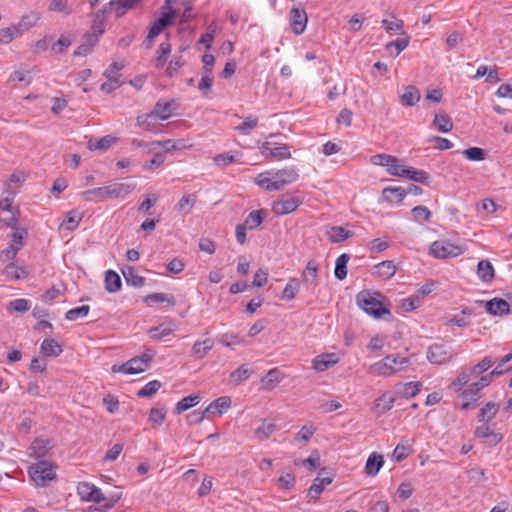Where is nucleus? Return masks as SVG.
<instances>
[{"instance_id":"nucleus-1","label":"nucleus","mask_w":512,"mask_h":512,"mask_svg":"<svg viewBox=\"0 0 512 512\" xmlns=\"http://www.w3.org/2000/svg\"><path fill=\"white\" fill-rule=\"evenodd\" d=\"M411 365L408 357L399 354L388 355L381 361L374 363L369 368V373L375 376H391Z\"/></svg>"},{"instance_id":"nucleus-2","label":"nucleus","mask_w":512,"mask_h":512,"mask_svg":"<svg viewBox=\"0 0 512 512\" xmlns=\"http://www.w3.org/2000/svg\"><path fill=\"white\" fill-rule=\"evenodd\" d=\"M381 297L380 293L362 290L356 295V302L361 309L375 318H380L383 315L390 316V310L383 305Z\"/></svg>"},{"instance_id":"nucleus-3","label":"nucleus","mask_w":512,"mask_h":512,"mask_svg":"<svg viewBox=\"0 0 512 512\" xmlns=\"http://www.w3.org/2000/svg\"><path fill=\"white\" fill-rule=\"evenodd\" d=\"M30 479L36 486L45 487L56 477L55 466L47 460H38L28 468Z\"/></svg>"},{"instance_id":"nucleus-4","label":"nucleus","mask_w":512,"mask_h":512,"mask_svg":"<svg viewBox=\"0 0 512 512\" xmlns=\"http://www.w3.org/2000/svg\"><path fill=\"white\" fill-rule=\"evenodd\" d=\"M155 355L156 352L154 349L147 348L145 352L142 353V355L131 358L127 362L120 365L117 369L114 365L112 370L114 372L118 371L126 374H138L144 372L149 367V364Z\"/></svg>"},{"instance_id":"nucleus-5","label":"nucleus","mask_w":512,"mask_h":512,"mask_svg":"<svg viewBox=\"0 0 512 512\" xmlns=\"http://www.w3.org/2000/svg\"><path fill=\"white\" fill-rule=\"evenodd\" d=\"M136 188L135 183L113 182L103 187H98V198L117 199L129 195Z\"/></svg>"},{"instance_id":"nucleus-6","label":"nucleus","mask_w":512,"mask_h":512,"mask_svg":"<svg viewBox=\"0 0 512 512\" xmlns=\"http://www.w3.org/2000/svg\"><path fill=\"white\" fill-rule=\"evenodd\" d=\"M123 491L121 487H110L108 484L104 488H98V512H106L122 498Z\"/></svg>"},{"instance_id":"nucleus-7","label":"nucleus","mask_w":512,"mask_h":512,"mask_svg":"<svg viewBox=\"0 0 512 512\" xmlns=\"http://www.w3.org/2000/svg\"><path fill=\"white\" fill-rule=\"evenodd\" d=\"M453 358V351L451 347L444 344H433L429 347L427 352V359L431 364L445 365Z\"/></svg>"},{"instance_id":"nucleus-8","label":"nucleus","mask_w":512,"mask_h":512,"mask_svg":"<svg viewBox=\"0 0 512 512\" xmlns=\"http://www.w3.org/2000/svg\"><path fill=\"white\" fill-rule=\"evenodd\" d=\"M302 199L297 195L283 194L279 200L274 202L272 210L277 215H285L295 211L301 204Z\"/></svg>"},{"instance_id":"nucleus-9","label":"nucleus","mask_w":512,"mask_h":512,"mask_svg":"<svg viewBox=\"0 0 512 512\" xmlns=\"http://www.w3.org/2000/svg\"><path fill=\"white\" fill-rule=\"evenodd\" d=\"M430 253L435 258L456 257L462 253V249L446 240H437L431 244Z\"/></svg>"},{"instance_id":"nucleus-10","label":"nucleus","mask_w":512,"mask_h":512,"mask_svg":"<svg viewBox=\"0 0 512 512\" xmlns=\"http://www.w3.org/2000/svg\"><path fill=\"white\" fill-rule=\"evenodd\" d=\"M261 154L268 158L274 159H288L291 157L290 147L286 144L278 147H272V142L265 141L259 146Z\"/></svg>"},{"instance_id":"nucleus-11","label":"nucleus","mask_w":512,"mask_h":512,"mask_svg":"<svg viewBox=\"0 0 512 512\" xmlns=\"http://www.w3.org/2000/svg\"><path fill=\"white\" fill-rule=\"evenodd\" d=\"M141 0H111L104 6L102 13L116 12V17H122L129 9L134 8Z\"/></svg>"},{"instance_id":"nucleus-12","label":"nucleus","mask_w":512,"mask_h":512,"mask_svg":"<svg viewBox=\"0 0 512 512\" xmlns=\"http://www.w3.org/2000/svg\"><path fill=\"white\" fill-rule=\"evenodd\" d=\"M291 27L295 34L304 32L307 25V14L305 10L293 7L290 11Z\"/></svg>"},{"instance_id":"nucleus-13","label":"nucleus","mask_w":512,"mask_h":512,"mask_svg":"<svg viewBox=\"0 0 512 512\" xmlns=\"http://www.w3.org/2000/svg\"><path fill=\"white\" fill-rule=\"evenodd\" d=\"M52 448V443L48 439L36 438L30 446V456L41 460Z\"/></svg>"},{"instance_id":"nucleus-14","label":"nucleus","mask_w":512,"mask_h":512,"mask_svg":"<svg viewBox=\"0 0 512 512\" xmlns=\"http://www.w3.org/2000/svg\"><path fill=\"white\" fill-rule=\"evenodd\" d=\"M173 23L174 21L169 19L168 13L161 15L152 23L147 35V39L149 41H153L155 37H157L165 28L173 25Z\"/></svg>"},{"instance_id":"nucleus-15","label":"nucleus","mask_w":512,"mask_h":512,"mask_svg":"<svg viewBox=\"0 0 512 512\" xmlns=\"http://www.w3.org/2000/svg\"><path fill=\"white\" fill-rule=\"evenodd\" d=\"M475 436L482 439H487L490 446L498 444L502 440L500 433H495L487 424H482L475 429Z\"/></svg>"},{"instance_id":"nucleus-16","label":"nucleus","mask_w":512,"mask_h":512,"mask_svg":"<svg viewBox=\"0 0 512 512\" xmlns=\"http://www.w3.org/2000/svg\"><path fill=\"white\" fill-rule=\"evenodd\" d=\"M395 403V397L386 392L378 397L374 402L373 410L377 415H382L392 409Z\"/></svg>"},{"instance_id":"nucleus-17","label":"nucleus","mask_w":512,"mask_h":512,"mask_svg":"<svg viewBox=\"0 0 512 512\" xmlns=\"http://www.w3.org/2000/svg\"><path fill=\"white\" fill-rule=\"evenodd\" d=\"M485 308L487 312L495 316H503L510 313L509 305L506 300L501 298H494L486 302Z\"/></svg>"},{"instance_id":"nucleus-18","label":"nucleus","mask_w":512,"mask_h":512,"mask_svg":"<svg viewBox=\"0 0 512 512\" xmlns=\"http://www.w3.org/2000/svg\"><path fill=\"white\" fill-rule=\"evenodd\" d=\"M339 361L335 353L321 354L313 360V368L319 372L325 371L334 366Z\"/></svg>"},{"instance_id":"nucleus-19","label":"nucleus","mask_w":512,"mask_h":512,"mask_svg":"<svg viewBox=\"0 0 512 512\" xmlns=\"http://www.w3.org/2000/svg\"><path fill=\"white\" fill-rule=\"evenodd\" d=\"M174 101H164L159 100L156 102L154 109L152 111V115H154V118H159L161 120L168 119L174 110L173 108Z\"/></svg>"},{"instance_id":"nucleus-20","label":"nucleus","mask_w":512,"mask_h":512,"mask_svg":"<svg viewBox=\"0 0 512 512\" xmlns=\"http://www.w3.org/2000/svg\"><path fill=\"white\" fill-rule=\"evenodd\" d=\"M405 196L406 191L403 187H386L382 191V198L388 203H399Z\"/></svg>"},{"instance_id":"nucleus-21","label":"nucleus","mask_w":512,"mask_h":512,"mask_svg":"<svg viewBox=\"0 0 512 512\" xmlns=\"http://www.w3.org/2000/svg\"><path fill=\"white\" fill-rule=\"evenodd\" d=\"M327 236L332 243H340L352 237L353 232L342 226H333L327 231Z\"/></svg>"},{"instance_id":"nucleus-22","label":"nucleus","mask_w":512,"mask_h":512,"mask_svg":"<svg viewBox=\"0 0 512 512\" xmlns=\"http://www.w3.org/2000/svg\"><path fill=\"white\" fill-rule=\"evenodd\" d=\"M298 173L294 168H287L278 170L274 178L277 180V183L279 184L280 188L282 189L285 185L292 183L297 180Z\"/></svg>"},{"instance_id":"nucleus-23","label":"nucleus","mask_w":512,"mask_h":512,"mask_svg":"<svg viewBox=\"0 0 512 512\" xmlns=\"http://www.w3.org/2000/svg\"><path fill=\"white\" fill-rule=\"evenodd\" d=\"M494 268L489 260H481L477 266V275L483 282H491L494 279Z\"/></svg>"},{"instance_id":"nucleus-24","label":"nucleus","mask_w":512,"mask_h":512,"mask_svg":"<svg viewBox=\"0 0 512 512\" xmlns=\"http://www.w3.org/2000/svg\"><path fill=\"white\" fill-rule=\"evenodd\" d=\"M80 220L81 216L79 212L70 211L66 214L64 220L61 222L59 230L71 232L78 227Z\"/></svg>"},{"instance_id":"nucleus-25","label":"nucleus","mask_w":512,"mask_h":512,"mask_svg":"<svg viewBox=\"0 0 512 512\" xmlns=\"http://www.w3.org/2000/svg\"><path fill=\"white\" fill-rule=\"evenodd\" d=\"M421 98L419 90L413 86L409 85L405 88L404 93L400 97V101L405 106H414L419 102Z\"/></svg>"},{"instance_id":"nucleus-26","label":"nucleus","mask_w":512,"mask_h":512,"mask_svg":"<svg viewBox=\"0 0 512 512\" xmlns=\"http://www.w3.org/2000/svg\"><path fill=\"white\" fill-rule=\"evenodd\" d=\"M39 20H40L39 13L30 12V13L23 15L16 25L18 26V28L20 29L22 34H24L26 31H28L31 28H33L34 26H36V24L38 23Z\"/></svg>"},{"instance_id":"nucleus-27","label":"nucleus","mask_w":512,"mask_h":512,"mask_svg":"<svg viewBox=\"0 0 512 512\" xmlns=\"http://www.w3.org/2000/svg\"><path fill=\"white\" fill-rule=\"evenodd\" d=\"M41 352L48 357H57L62 353V347L54 339L46 338L41 344Z\"/></svg>"},{"instance_id":"nucleus-28","label":"nucleus","mask_w":512,"mask_h":512,"mask_svg":"<svg viewBox=\"0 0 512 512\" xmlns=\"http://www.w3.org/2000/svg\"><path fill=\"white\" fill-rule=\"evenodd\" d=\"M122 273L128 285L142 287L145 283L144 277L140 276L134 267L127 266L122 270Z\"/></svg>"},{"instance_id":"nucleus-29","label":"nucleus","mask_w":512,"mask_h":512,"mask_svg":"<svg viewBox=\"0 0 512 512\" xmlns=\"http://www.w3.org/2000/svg\"><path fill=\"white\" fill-rule=\"evenodd\" d=\"M461 396L467 401L462 403V410L474 409L477 405V401L480 398L479 392H475V389L469 385V387L462 391Z\"/></svg>"},{"instance_id":"nucleus-30","label":"nucleus","mask_w":512,"mask_h":512,"mask_svg":"<svg viewBox=\"0 0 512 512\" xmlns=\"http://www.w3.org/2000/svg\"><path fill=\"white\" fill-rule=\"evenodd\" d=\"M333 481V478L330 476L320 477L314 479L313 484L309 488V495L317 499L319 495L323 492L325 485H329Z\"/></svg>"},{"instance_id":"nucleus-31","label":"nucleus","mask_w":512,"mask_h":512,"mask_svg":"<svg viewBox=\"0 0 512 512\" xmlns=\"http://www.w3.org/2000/svg\"><path fill=\"white\" fill-rule=\"evenodd\" d=\"M384 464L383 457L376 453L371 454L366 462L365 471L368 475L375 476Z\"/></svg>"},{"instance_id":"nucleus-32","label":"nucleus","mask_w":512,"mask_h":512,"mask_svg":"<svg viewBox=\"0 0 512 512\" xmlns=\"http://www.w3.org/2000/svg\"><path fill=\"white\" fill-rule=\"evenodd\" d=\"M23 34L18 26L11 25L0 29V44H9L13 39L21 37Z\"/></svg>"},{"instance_id":"nucleus-33","label":"nucleus","mask_w":512,"mask_h":512,"mask_svg":"<svg viewBox=\"0 0 512 512\" xmlns=\"http://www.w3.org/2000/svg\"><path fill=\"white\" fill-rule=\"evenodd\" d=\"M3 275L10 280H19L27 276V272L24 268L17 266L13 262L7 264L3 270Z\"/></svg>"},{"instance_id":"nucleus-34","label":"nucleus","mask_w":512,"mask_h":512,"mask_svg":"<svg viewBox=\"0 0 512 512\" xmlns=\"http://www.w3.org/2000/svg\"><path fill=\"white\" fill-rule=\"evenodd\" d=\"M350 260V255L347 253L341 254L335 263V277L338 280H344L347 276V263Z\"/></svg>"},{"instance_id":"nucleus-35","label":"nucleus","mask_w":512,"mask_h":512,"mask_svg":"<svg viewBox=\"0 0 512 512\" xmlns=\"http://www.w3.org/2000/svg\"><path fill=\"white\" fill-rule=\"evenodd\" d=\"M214 341L210 338L204 341H196L192 347V354L198 358H203L213 348Z\"/></svg>"},{"instance_id":"nucleus-36","label":"nucleus","mask_w":512,"mask_h":512,"mask_svg":"<svg viewBox=\"0 0 512 512\" xmlns=\"http://www.w3.org/2000/svg\"><path fill=\"white\" fill-rule=\"evenodd\" d=\"M433 123L443 133L450 132L453 128V122L446 113L436 114Z\"/></svg>"},{"instance_id":"nucleus-37","label":"nucleus","mask_w":512,"mask_h":512,"mask_svg":"<svg viewBox=\"0 0 512 512\" xmlns=\"http://www.w3.org/2000/svg\"><path fill=\"white\" fill-rule=\"evenodd\" d=\"M253 373V369L248 368L246 365H241L230 374V380L235 385H239L243 381L247 380Z\"/></svg>"},{"instance_id":"nucleus-38","label":"nucleus","mask_w":512,"mask_h":512,"mask_svg":"<svg viewBox=\"0 0 512 512\" xmlns=\"http://www.w3.org/2000/svg\"><path fill=\"white\" fill-rule=\"evenodd\" d=\"M105 288L109 292H117L121 288V278L115 271L109 270L105 275Z\"/></svg>"},{"instance_id":"nucleus-39","label":"nucleus","mask_w":512,"mask_h":512,"mask_svg":"<svg viewBox=\"0 0 512 512\" xmlns=\"http://www.w3.org/2000/svg\"><path fill=\"white\" fill-rule=\"evenodd\" d=\"M499 410V405L488 402L484 407H482L477 415V418L480 422H488L491 420Z\"/></svg>"},{"instance_id":"nucleus-40","label":"nucleus","mask_w":512,"mask_h":512,"mask_svg":"<svg viewBox=\"0 0 512 512\" xmlns=\"http://www.w3.org/2000/svg\"><path fill=\"white\" fill-rule=\"evenodd\" d=\"M429 174L424 170H417L415 168L409 167L404 171L403 178L413 180L415 182H419L425 184L428 182Z\"/></svg>"},{"instance_id":"nucleus-41","label":"nucleus","mask_w":512,"mask_h":512,"mask_svg":"<svg viewBox=\"0 0 512 512\" xmlns=\"http://www.w3.org/2000/svg\"><path fill=\"white\" fill-rule=\"evenodd\" d=\"M377 274L383 278L389 279L393 277L397 271V268L393 261H383L375 266Z\"/></svg>"},{"instance_id":"nucleus-42","label":"nucleus","mask_w":512,"mask_h":512,"mask_svg":"<svg viewBox=\"0 0 512 512\" xmlns=\"http://www.w3.org/2000/svg\"><path fill=\"white\" fill-rule=\"evenodd\" d=\"M77 491L82 500L93 501L96 500L94 497L96 493V487L92 484L81 482L77 486Z\"/></svg>"},{"instance_id":"nucleus-43","label":"nucleus","mask_w":512,"mask_h":512,"mask_svg":"<svg viewBox=\"0 0 512 512\" xmlns=\"http://www.w3.org/2000/svg\"><path fill=\"white\" fill-rule=\"evenodd\" d=\"M255 182L257 185H259L261 188H264L268 191H278L281 190L279 184L277 183V180L275 178L270 179L267 176H265L264 173L259 174L255 178Z\"/></svg>"},{"instance_id":"nucleus-44","label":"nucleus","mask_w":512,"mask_h":512,"mask_svg":"<svg viewBox=\"0 0 512 512\" xmlns=\"http://www.w3.org/2000/svg\"><path fill=\"white\" fill-rule=\"evenodd\" d=\"M282 378L283 375L280 370L278 368H273L268 371L262 381L265 382L266 389H273Z\"/></svg>"},{"instance_id":"nucleus-45","label":"nucleus","mask_w":512,"mask_h":512,"mask_svg":"<svg viewBox=\"0 0 512 512\" xmlns=\"http://www.w3.org/2000/svg\"><path fill=\"white\" fill-rule=\"evenodd\" d=\"M299 289H300L299 280L296 278H291L287 282V284L282 292V297L287 300H292L295 298Z\"/></svg>"},{"instance_id":"nucleus-46","label":"nucleus","mask_w":512,"mask_h":512,"mask_svg":"<svg viewBox=\"0 0 512 512\" xmlns=\"http://www.w3.org/2000/svg\"><path fill=\"white\" fill-rule=\"evenodd\" d=\"M462 154L470 161H483L486 159L487 153L479 147H470L462 151Z\"/></svg>"},{"instance_id":"nucleus-47","label":"nucleus","mask_w":512,"mask_h":512,"mask_svg":"<svg viewBox=\"0 0 512 512\" xmlns=\"http://www.w3.org/2000/svg\"><path fill=\"white\" fill-rule=\"evenodd\" d=\"M470 378L471 375L468 372V368L462 367L457 378L451 383V388L456 392L461 390L470 381Z\"/></svg>"},{"instance_id":"nucleus-48","label":"nucleus","mask_w":512,"mask_h":512,"mask_svg":"<svg viewBox=\"0 0 512 512\" xmlns=\"http://www.w3.org/2000/svg\"><path fill=\"white\" fill-rule=\"evenodd\" d=\"M200 397L198 395L196 396H188L180 400L175 407V413L181 414L184 411L188 410L189 408L195 406L198 404Z\"/></svg>"},{"instance_id":"nucleus-49","label":"nucleus","mask_w":512,"mask_h":512,"mask_svg":"<svg viewBox=\"0 0 512 512\" xmlns=\"http://www.w3.org/2000/svg\"><path fill=\"white\" fill-rule=\"evenodd\" d=\"M239 156H240L239 152L221 153V154H217L213 158V161H214L215 165H217V166H227L233 162H236L238 160Z\"/></svg>"},{"instance_id":"nucleus-50","label":"nucleus","mask_w":512,"mask_h":512,"mask_svg":"<svg viewBox=\"0 0 512 512\" xmlns=\"http://www.w3.org/2000/svg\"><path fill=\"white\" fill-rule=\"evenodd\" d=\"M263 210H254L249 213L243 225L248 229H254L259 227L263 222Z\"/></svg>"},{"instance_id":"nucleus-51","label":"nucleus","mask_w":512,"mask_h":512,"mask_svg":"<svg viewBox=\"0 0 512 512\" xmlns=\"http://www.w3.org/2000/svg\"><path fill=\"white\" fill-rule=\"evenodd\" d=\"M493 364L494 360L491 357H485L475 366L468 368V372L471 376H478L487 371Z\"/></svg>"},{"instance_id":"nucleus-52","label":"nucleus","mask_w":512,"mask_h":512,"mask_svg":"<svg viewBox=\"0 0 512 512\" xmlns=\"http://www.w3.org/2000/svg\"><path fill=\"white\" fill-rule=\"evenodd\" d=\"M90 307L88 305H82L79 307L68 310L65 314V318L69 321H75L79 318H84L88 315Z\"/></svg>"},{"instance_id":"nucleus-53","label":"nucleus","mask_w":512,"mask_h":512,"mask_svg":"<svg viewBox=\"0 0 512 512\" xmlns=\"http://www.w3.org/2000/svg\"><path fill=\"white\" fill-rule=\"evenodd\" d=\"M161 388V382L158 380H153L148 382L144 387H142L138 392V397H151Z\"/></svg>"},{"instance_id":"nucleus-54","label":"nucleus","mask_w":512,"mask_h":512,"mask_svg":"<svg viewBox=\"0 0 512 512\" xmlns=\"http://www.w3.org/2000/svg\"><path fill=\"white\" fill-rule=\"evenodd\" d=\"M31 308L29 300L18 298L9 302L7 309L15 312L24 313Z\"/></svg>"},{"instance_id":"nucleus-55","label":"nucleus","mask_w":512,"mask_h":512,"mask_svg":"<svg viewBox=\"0 0 512 512\" xmlns=\"http://www.w3.org/2000/svg\"><path fill=\"white\" fill-rule=\"evenodd\" d=\"M172 333V329L167 327L165 324L152 327L148 330V335L153 340H160L164 336H168Z\"/></svg>"},{"instance_id":"nucleus-56","label":"nucleus","mask_w":512,"mask_h":512,"mask_svg":"<svg viewBox=\"0 0 512 512\" xmlns=\"http://www.w3.org/2000/svg\"><path fill=\"white\" fill-rule=\"evenodd\" d=\"M166 416V411L164 408H152L149 413L148 420L152 424L153 427L160 426Z\"/></svg>"},{"instance_id":"nucleus-57","label":"nucleus","mask_w":512,"mask_h":512,"mask_svg":"<svg viewBox=\"0 0 512 512\" xmlns=\"http://www.w3.org/2000/svg\"><path fill=\"white\" fill-rule=\"evenodd\" d=\"M171 53V45L168 42H163L157 49L156 66L161 67L166 62L167 56Z\"/></svg>"},{"instance_id":"nucleus-58","label":"nucleus","mask_w":512,"mask_h":512,"mask_svg":"<svg viewBox=\"0 0 512 512\" xmlns=\"http://www.w3.org/2000/svg\"><path fill=\"white\" fill-rule=\"evenodd\" d=\"M276 429V425L272 422H263L255 431L256 436L260 440L267 439Z\"/></svg>"},{"instance_id":"nucleus-59","label":"nucleus","mask_w":512,"mask_h":512,"mask_svg":"<svg viewBox=\"0 0 512 512\" xmlns=\"http://www.w3.org/2000/svg\"><path fill=\"white\" fill-rule=\"evenodd\" d=\"M231 406V399L228 396H222L210 403V408H214L220 415Z\"/></svg>"},{"instance_id":"nucleus-60","label":"nucleus","mask_w":512,"mask_h":512,"mask_svg":"<svg viewBox=\"0 0 512 512\" xmlns=\"http://www.w3.org/2000/svg\"><path fill=\"white\" fill-rule=\"evenodd\" d=\"M15 197L13 190L5 189L0 197V209L10 211Z\"/></svg>"},{"instance_id":"nucleus-61","label":"nucleus","mask_w":512,"mask_h":512,"mask_svg":"<svg viewBox=\"0 0 512 512\" xmlns=\"http://www.w3.org/2000/svg\"><path fill=\"white\" fill-rule=\"evenodd\" d=\"M145 302L151 304L153 302H168L171 306L175 305V299L172 295L164 293H153L145 298Z\"/></svg>"},{"instance_id":"nucleus-62","label":"nucleus","mask_w":512,"mask_h":512,"mask_svg":"<svg viewBox=\"0 0 512 512\" xmlns=\"http://www.w3.org/2000/svg\"><path fill=\"white\" fill-rule=\"evenodd\" d=\"M469 481L474 484H480L487 480L485 472L479 467L471 468L467 471Z\"/></svg>"},{"instance_id":"nucleus-63","label":"nucleus","mask_w":512,"mask_h":512,"mask_svg":"<svg viewBox=\"0 0 512 512\" xmlns=\"http://www.w3.org/2000/svg\"><path fill=\"white\" fill-rule=\"evenodd\" d=\"M27 178V174L23 171H14L6 182V189L13 190V184L21 185Z\"/></svg>"},{"instance_id":"nucleus-64","label":"nucleus","mask_w":512,"mask_h":512,"mask_svg":"<svg viewBox=\"0 0 512 512\" xmlns=\"http://www.w3.org/2000/svg\"><path fill=\"white\" fill-rule=\"evenodd\" d=\"M396 161V157L388 154H376L371 157V163L374 165L388 167Z\"/></svg>"}]
</instances>
